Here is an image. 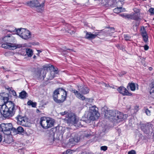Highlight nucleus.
Listing matches in <instances>:
<instances>
[{
    "instance_id": "f257e3e1",
    "label": "nucleus",
    "mask_w": 154,
    "mask_h": 154,
    "mask_svg": "<svg viewBox=\"0 0 154 154\" xmlns=\"http://www.w3.org/2000/svg\"><path fill=\"white\" fill-rule=\"evenodd\" d=\"M17 108H18L20 112V107L16 106L12 101H9L2 106L0 113L3 117L9 119L14 115Z\"/></svg>"
},
{
    "instance_id": "f03ea898",
    "label": "nucleus",
    "mask_w": 154,
    "mask_h": 154,
    "mask_svg": "<svg viewBox=\"0 0 154 154\" xmlns=\"http://www.w3.org/2000/svg\"><path fill=\"white\" fill-rule=\"evenodd\" d=\"M51 68L53 69V71L51 72L49 77L46 78L47 80L45 79L47 72V70L45 69H42L41 71L37 70L35 72L34 74L35 77L38 79H42L45 81L52 80L55 76L56 74H58V71H57L58 69L57 68H55L53 65L51 66Z\"/></svg>"
},
{
    "instance_id": "7ed1b4c3",
    "label": "nucleus",
    "mask_w": 154,
    "mask_h": 154,
    "mask_svg": "<svg viewBox=\"0 0 154 154\" xmlns=\"http://www.w3.org/2000/svg\"><path fill=\"white\" fill-rule=\"evenodd\" d=\"M67 95V92L64 89L59 88L54 92L53 96V100L57 103H62L65 100Z\"/></svg>"
},
{
    "instance_id": "20e7f679",
    "label": "nucleus",
    "mask_w": 154,
    "mask_h": 154,
    "mask_svg": "<svg viewBox=\"0 0 154 154\" xmlns=\"http://www.w3.org/2000/svg\"><path fill=\"white\" fill-rule=\"evenodd\" d=\"M45 2L40 3L38 0H32L26 2L27 6L35 7V10L38 12H41L44 9Z\"/></svg>"
},
{
    "instance_id": "39448f33",
    "label": "nucleus",
    "mask_w": 154,
    "mask_h": 154,
    "mask_svg": "<svg viewBox=\"0 0 154 154\" xmlns=\"http://www.w3.org/2000/svg\"><path fill=\"white\" fill-rule=\"evenodd\" d=\"M65 120L67 123L72 124L77 127H80L81 125V120H79L76 115L70 113L66 116Z\"/></svg>"
},
{
    "instance_id": "423d86ee",
    "label": "nucleus",
    "mask_w": 154,
    "mask_h": 154,
    "mask_svg": "<svg viewBox=\"0 0 154 154\" xmlns=\"http://www.w3.org/2000/svg\"><path fill=\"white\" fill-rule=\"evenodd\" d=\"M98 109L95 106H92L89 107V112L87 118L88 120L90 121H93L97 119L100 116L98 112Z\"/></svg>"
},
{
    "instance_id": "0eeeda50",
    "label": "nucleus",
    "mask_w": 154,
    "mask_h": 154,
    "mask_svg": "<svg viewBox=\"0 0 154 154\" xmlns=\"http://www.w3.org/2000/svg\"><path fill=\"white\" fill-rule=\"evenodd\" d=\"M54 121L51 119L48 120L45 117H42L40 119V124L43 128L47 129L53 127Z\"/></svg>"
},
{
    "instance_id": "6e6552de",
    "label": "nucleus",
    "mask_w": 154,
    "mask_h": 154,
    "mask_svg": "<svg viewBox=\"0 0 154 154\" xmlns=\"http://www.w3.org/2000/svg\"><path fill=\"white\" fill-rule=\"evenodd\" d=\"M16 32L18 35L24 39H28L31 37L30 32L25 29H18L16 30Z\"/></svg>"
},
{
    "instance_id": "1a4fd4ad",
    "label": "nucleus",
    "mask_w": 154,
    "mask_h": 154,
    "mask_svg": "<svg viewBox=\"0 0 154 154\" xmlns=\"http://www.w3.org/2000/svg\"><path fill=\"white\" fill-rule=\"evenodd\" d=\"M17 121L18 124L25 126L26 125L28 121V119L26 117L22 116L20 113L15 118Z\"/></svg>"
},
{
    "instance_id": "9d476101",
    "label": "nucleus",
    "mask_w": 154,
    "mask_h": 154,
    "mask_svg": "<svg viewBox=\"0 0 154 154\" xmlns=\"http://www.w3.org/2000/svg\"><path fill=\"white\" fill-rule=\"evenodd\" d=\"M15 40V38L12 35L5 36L2 39V43H3L2 46L3 45H10L14 43L11 42H14Z\"/></svg>"
},
{
    "instance_id": "9b49d317",
    "label": "nucleus",
    "mask_w": 154,
    "mask_h": 154,
    "mask_svg": "<svg viewBox=\"0 0 154 154\" xmlns=\"http://www.w3.org/2000/svg\"><path fill=\"white\" fill-rule=\"evenodd\" d=\"M126 115H124L122 113L118 111H115L114 120L120 122L123 121L126 117Z\"/></svg>"
},
{
    "instance_id": "f8f14e48",
    "label": "nucleus",
    "mask_w": 154,
    "mask_h": 154,
    "mask_svg": "<svg viewBox=\"0 0 154 154\" xmlns=\"http://www.w3.org/2000/svg\"><path fill=\"white\" fill-rule=\"evenodd\" d=\"M12 128L11 123H2L0 125V131L4 132L10 131Z\"/></svg>"
},
{
    "instance_id": "ddd939ff",
    "label": "nucleus",
    "mask_w": 154,
    "mask_h": 154,
    "mask_svg": "<svg viewBox=\"0 0 154 154\" xmlns=\"http://www.w3.org/2000/svg\"><path fill=\"white\" fill-rule=\"evenodd\" d=\"M22 47L21 44H11L10 45H3L2 46V47L5 48H8L10 50H14L17 48H20Z\"/></svg>"
},
{
    "instance_id": "4468645a",
    "label": "nucleus",
    "mask_w": 154,
    "mask_h": 154,
    "mask_svg": "<svg viewBox=\"0 0 154 154\" xmlns=\"http://www.w3.org/2000/svg\"><path fill=\"white\" fill-rule=\"evenodd\" d=\"M117 90L120 93L124 95L130 96L131 95V94L123 87H120L118 88Z\"/></svg>"
},
{
    "instance_id": "2eb2a0df",
    "label": "nucleus",
    "mask_w": 154,
    "mask_h": 154,
    "mask_svg": "<svg viewBox=\"0 0 154 154\" xmlns=\"http://www.w3.org/2000/svg\"><path fill=\"white\" fill-rule=\"evenodd\" d=\"M115 111L112 110H106L105 111V116L107 118H111L114 119Z\"/></svg>"
},
{
    "instance_id": "dca6fc26",
    "label": "nucleus",
    "mask_w": 154,
    "mask_h": 154,
    "mask_svg": "<svg viewBox=\"0 0 154 154\" xmlns=\"http://www.w3.org/2000/svg\"><path fill=\"white\" fill-rule=\"evenodd\" d=\"M140 124H137V125L138 126L140 125V127L141 130L146 133H147L149 131L150 128V126L149 125H147L146 124H141L140 123H139Z\"/></svg>"
},
{
    "instance_id": "f3484780",
    "label": "nucleus",
    "mask_w": 154,
    "mask_h": 154,
    "mask_svg": "<svg viewBox=\"0 0 154 154\" xmlns=\"http://www.w3.org/2000/svg\"><path fill=\"white\" fill-rule=\"evenodd\" d=\"M85 38L89 40L95 38L98 35L99 32H95L94 34H92L91 32H86Z\"/></svg>"
},
{
    "instance_id": "a211bd4d",
    "label": "nucleus",
    "mask_w": 154,
    "mask_h": 154,
    "mask_svg": "<svg viewBox=\"0 0 154 154\" xmlns=\"http://www.w3.org/2000/svg\"><path fill=\"white\" fill-rule=\"evenodd\" d=\"M78 90L83 94H87L89 92V90L88 88L85 86H79Z\"/></svg>"
},
{
    "instance_id": "6ab92c4d",
    "label": "nucleus",
    "mask_w": 154,
    "mask_h": 154,
    "mask_svg": "<svg viewBox=\"0 0 154 154\" xmlns=\"http://www.w3.org/2000/svg\"><path fill=\"white\" fill-rule=\"evenodd\" d=\"M72 91L73 93H74L75 95L79 99H81L82 100H85V97L82 95L81 94H80L78 91L75 89H73L72 90Z\"/></svg>"
},
{
    "instance_id": "aec40b11",
    "label": "nucleus",
    "mask_w": 154,
    "mask_h": 154,
    "mask_svg": "<svg viewBox=\"0 0 154 154\" xmlns=\"http://www.w3.org/2000/svg\"><path fill=\"white\" fill-rule=\"evenodd\" d=\"M79 140L78 138L75 137L71 138L69 139V141L68 143V144L71 146H74L76 143L79 142Z\"/></svg>"
},
{
    "instance_id": "412c9836",
    "label": "nucleus",
    "mask_w": 154,
    "mask_h": 154,
    "mask_svg": "<svg viewBox=\"0 0 154 154\" xmlns=\"http://www.w3.org/2000/svg\"><path fill=\"white\" fill-rule=\"evenodd\" d=\"M149 96L154 98V83H152L150 86Z\"/></svg>"
},
{
    "instance_id": "4be33fe9",
    "label": "nucleus",
    "mask_w": 154,
    "mask_h": 154,
    "mask_svg": "<svg viewBox=\"0 0 154 154\" xmlns=\"http://www.w3.org/2000/svg\"><path fill=\"white\" fill-rule=\"evenodd\" d=\"M27 97V94L25 91H23L20 93L19 97L22 99L26 98Z\"/></svg>"
},
{
    "instance_id": "5701e85b",
    "label": "nucleus",
    "mask_w": 154,
    "mask_h": 154,
    "mask_svg": "<svg viewBox=\"0 0 154 154\" xmlns=\"http://www.w3.org/2000/svg\"><path fill=\"white\" fill-rule=\"evenodd\" d=\"M127 88L129 89L130 88L132 91L135 90V83H129L127 85Z\"/></svg>"
},
{
    "instance_id": "b1692460",
    "label": "nucleus",
    "mask_w": 154,
    "mask_h": 154,
    "mask_svg": "<svg viewBox=\"0 0 154 154\" xmlns=\"http://www.w3.org/2000/svg\"><path fill=\"white\" fill-rule=\"evenodd\" d=\"M26 51L28 56L29 57H31L33 54L32 50L30 48H26Z\"/></svg>"
},
{
    "instance_id": "393cba45",
    "label": "nucleus",
    "mask_w": 154,
    "mask_h": 154,
    "mask_svg": "<svg viewBox=\"0 0 154 154\" xmlns=\"http://www.w3.org/2000/svg\"><path fill=\"white\" fill-rule=\"evenodd\" d=\"M122 7H117L116 8H115L113 10V12L116 13H119L120 12H121L122 11H123V10H125V8H123V10H122Z\"/></svg>"
},
{
    "instance_id": "a878e982",
    "label": "nucleus",
    "mask_w": 154,
    "mask_h": 154,
    "mask_svg": "<svg viewBox=\"0 0 154 154\" xmlns=\"http://www.w3.org/2000/svg\"><path fill=\"white\" fill-rule=\"evenodd\" d=\"M127 19L130 20H135V15L134 13L127 14Z\"/></svg>"
},
{
    "instance_id": "bb28decb",
    "label": "nucleus",
    "mask_w": 154,
    "mask_h": 154,
    "mask_svg": "<svg viewBox=\"0 0 154 154\" xmlns=\"http://www.w3.org/2000/svg\"><path fill=\"white\" fill-rule=\"evenodd\" d=\"M27 104L29 106H31L33 107H35L36 106V102H33L32 101L29 100L27 102Z\"/></svg>"
},
{
    "instance_id": "cd10ccee",
    "label": "nucleus",
    "mask_w": 154,
    "mask_h": 154,
    "mask_svg": "<svg viewBox=\"0 0 154 154\" xmlns=\"http://www.w3.org/2000/svg\"><path fill=\"white\" fill-rule=\"evenodd\" d=\"M140 32L141 35L147 34L146 29L144 26L141 27Z\"/></svg>"
},
{
    "instance_id": "c85d7f7f",
    "label": "nucleus",
    "mask_w": 154,
    "mask_h": 154,
    "mask_svg": "<svg viewBox=\"0 0 154 154\" xmlns=\"http://www.w3.org/2000/svg\"><path fill=\"white\" fill-rule=\"evenodd\" d=\"M10 134L12 135L13 134V135H15L17 134V129L15 128L12 127L11 129H10Z\"/></svg>"
},
{
    "instance_id": "c756f323",
    "label": "nucleus",
    "mask_w": 154,
    "mask_h": 154,
    "mask_svg": "<svg viewBox=\"0 0 154 154\" xmlns=\"http://www.w3.org/2000/svg\"><path fill=\"white\" fill-rule=\"evenodd\" d=\"M144 42L146 44L148 42V36L147 34L142 35Z\"/></svg>"
},
{
    "instance_id": "7c9ffc66",
    "label": "nucleus",
    "mask_w": 154,
    "mask_h": 154,
    "mask_svg": "<svg viewBox=\"0 0 154 154\" xmlns=\"http://www.w3.org/2000/svg\"><path fill=\"white\" fill-rule=\"evenodd\" d=\"M74 151L71 149H67L65 152H63L61 154H72L73 152Z\"/></svg>"
},
{
    "instance_id": "2f4dec72",
    "label": "nucleus",
    "mask_w": 154,
    "mask_h": 154,
    "mask_svg": "<svg viewBox=\"0 0 154 154\" xmlns=\"http://www.w3.org/2000/svg\"><path fill=\"white\" fill-rule=\"evenodd\" d=\"M17 134L21 133L24 131L23 128L21 126H19L17 128Z\"/></svg>"
},
{
    "instance_id": "473e14b6",
    "label": "nucleus",
    "mask_w": 154,
    "mask_h": 154,
    "mask_svg": "<svg viewBox=\"0 0 154 154\" xmlns=\"http://www.w3.org/2000/svg\"><path fill=\"white\" fill-rule=\"evenodd\" d=\"M135 21H136V23L135 24V26H138L140 23V19L139 17L136 18L135 17Z\"/></svg>"
},
{
    "instance_id": "72a5a7b5",
    "label": "nucleus",
    "mask_w": 154,
    "mask_h": 154,
    "mask_svg": "<svg viewBox=\"0 0 154 154\" xmlns=\"http://www.w3.org/2000/svg\"><path fill=\"white\" fill-rule=\"evenodd\" d=\"M124 38L126 41H129L131 39V37L127 34H125L124 36Z\"/></svg>"
},
{
    "instance_id": "f704fd0d",
    "label": "nucleus",
    "mask_w": 154,
    "mask_h": 154,
    "mask_svg": "<svg viewBox=\"0 0 154 154\" xmlns=\"http://www.w3.org/2000/svg\"><path fill=\"white\" fill-rule=\"evenodd\" d=\"M107 28L109 29L108 30L109 32L111 33H113L115 32V29L113 27H108Z\"/></svg>"
},
{
    "instance_id": "c9c22d12",
    "label": "nucleus",
    "mask_w": 154,
    "mask_h": 154,
    "mask_svg": "<svg viewBox=\"0 0 154 154\" xmlns=\"http://www.w3.org/2000/svg\"><path fill=\"white\" fill-rule=\"evenodd\" d=\"M149 11L151 13V15L154 14V8H151L149 9Z\"/></svg>"
},
{
    "instance_id": "e433bc0d",
    "label": "nucleus",
    "mask_w": 154,
    "mask_h": 154,
    "mask_svg": "<svg viewBox=\"0 0 154 154\" xmlns=\"http://www.w3.org/2000/svg\"><path fill=\"white\" fill-rule=\"evenodd\" d=\"M3 102H4L5 104H6L9 101H8V97H3Z\"/></svg>"
},
{
    "instance_id": "4c0bfd02",
    "label": "nucleus",
    "mask_w": 154,
    "mask_h": 154,
    "mask_svg": "<svg viewBox=\"0 0 154 154\" xmlns=\"http://www.w3.org/2000/svg\"><path fill=\"white\" fill-rule=\"evenodd\" d=\"M107 149V147L106 146H102L100 147V149L104 151H106Z\"/></svg>"
},
{
    "instance_id": "58836bf2",
    "label": "nucleus",
    "mask_w": 154,
    "mask_h": 154,
    "mask_svg": "<svg viewBox=\"0 0 154 154\" xmlns=\"http://www.w3.org/2000/svg\"><path fill=\"white\" fill-rule=\"evenodd\" d=\"M127 14H119V15L122 17L125 18V19H127Z\"/></svg>"
},
{
    "instance_id": "ea45409f",
    "label": "nucleus",
    "mask_w": 154,
    "mask_h": 154,
    "mask_svg": "<svg viewBox=\"0 0 154 154\" xmlns=\"http://www.w3.org/2000/svg\"><path fill=\"white\" fill-rule=\"evenodd\" d=\"M145 112L146 115L148 116H149L150 115V112L148 109H146L145 110Z\"/></svg>"
},
{
    "instance_id": "a19ab883",
    "label": "nucleus",
    "mask_w": 154,
    "mask_h": 154,
    "mask_svg": "<svg viewBox=\"0 0 154 154\" xmlns=\"http://www.w3.org/2000/svg\"><path fill=\"white\" fill-rule=\"evenodd\" d=\"M62 50H63V51L64 52H66V51H67V50H69V51H70V50L72 51V49H69V48H66L65 47H64V48H63V49H62Z\"/></svg>"
},
{
    "instance_id": "79ce46f5",
    "label": "nucleus",
    "mask_w": 154,
    "mask_h": 154,
    "mask_svg": "<svg viewBox=\"0 0 154 154\" xmlns=\"http://www.w3.org/2000/svg\"><path fill=\"white\" fill-rule=\"evenodd\" d=\"M128 154H135V150H132L128 152Z\"/></svg>"
},
{
    "instance_id": "37998d69",
    "label": "nucleus",
    "mask_w": 154,
    "mask_h": 154,
    "mask_svg": "<svg viewBox=\"0 0 154 154\" xmlns=\"http://www.w3.org/2000/svg\"><path fill=\"white\" fill-rule=\"evenodd\" d=\"M116 47L118 49H120L121 50H123L122 47L119 45H116Z\"/></svg>"
},
{
    "instance_id": "c03bdc74",
    "label": "nucleus",
    "mask_w": 154,
    "mask_h": 154,
    "mask_svg": "<svg viewBox=\"0 0 154 154\" xmlns=\"http://www.w3.org/2000/svg\"><path fill=\"white\" fill-rule=\"evenodd\" d=\"M144 50L146 51L149 48V47L147 45H144Z\"/></svg>"
},
{
    "instance_id": "a18cd8bd",
    "label": "nucleus",
    "mask_w": 154,
    "mask_h": 154,
    "mask_svg": "<svg viewBox=\"0 0 154 154\" xmlns=\"http://www.w3.org/2000/svg\"><path fill=\"white\" fill-rule=\"evenodd\" d=\"M12 94H13V95L14 96H17V95L16 94V93L15 92V91L14 90H13L12 91Z\"/></svg>"
},
{
    "instance_id": "49530a36",
    "label": "nucleus",
    "mask_w": 154,
    "mask_h": 154,
    "mask_svg": "<svg viewBox=\"0 0 154 154\" xmlns=\"http://www.w3.org/2000/svg\"><path fill=\"white\" fill-rule=\"evenodd\" d=\"M67 112L66 111H64V112H62L60 113V114L62 116H63L66 114Z\"/></svg>"
},
{
    "instance_id": "de8ad7c7",
    "label": "nucleus",
    "mask_w": 154,
    "mask_h": 154,
    "mask_svg": "<svg viewBox=\"0 0 154 154\" xmlns=\"http://www.w3.org/2000/svg\"><path fill=\"white\" fill-rule=\"evenodd\" d=\"M140 12V10L138 9H135V14L136 13L137 14V15H138V14H140L139 12Z\"/></svg>"
},
{
    "instance_id": "09e8293b",
    "label": "nucleus",
    "mask_w": 154,
    "mask_h": 154,
    "mask_svg": "<svg viewBox=\"0 0 154 154\" xmlns=\"http://www.w3.org/2000/svg\"><path fill=\"white\" fill-rule=\"evenodd\" d=\"M2 135L0 134V142L2 140Z\"/></svg>"
},
{
    "instance_id": "8fccbe9b",
    "label": "nucleus",
    "mask_w": 154,
    "mask_h": 154,
    "mask_svg": "<svg viewBox=\"0 0 154 154\" xmlns=\"http://www.w3.org/2000/svg\"><path fill=\"white\" fill-rule=\"evenodd\" d=\"M136 85H135V90L136 89H137V90H138V85L137 84H136Z\"/></svg>"
},
{
    "instance_id": "3c124183",
    "label": "nucleus",
    "mask_w": 154,
    "mask_h": 154,
    "mask_svg": "<svg viewBox=\"0 0 154 154\" xmlns=\"http://www.w3.org/2000/svg\"><path fill=\"white\" fill-rule=\"evenodd\" d=\"M37 51H38V52L39 53H40L42 51V50H37Z\"/></svg>"
},
{
    "instance_id": "603ef678",
    "label": "nucleus",
    "mask_w": 154,
    "mask_h": 154,
    "mask_svg": "<svg viewBox=\"0 0 154 154\" xmlns=\"http://www.w3.org/2000/svg\"><path fill=\"white\" fill-rule=\"evenodd\" d=\"M119 2H118V3H121V4H122V1H123L124 0H119Z\"/></svg>"
},
{
    "instance_id": "864d4df0",
    "label": "nucleus",
    "mask_w": 154,
    "mask_h": 154,
    "mask_svg": "<svg viewBox=\"0 0 154 154\" xmlns=\"http://www.w3.org/2000/svg\"><path fill=\"white\" fill-rule=\"evenodd\" d=\"M149 70H152V68L151 67H150L149 68Z\"/></svg>"
},
{
    "instance_id": "5fc2aeb1",
    "label": "nucleus",
    "mask_w": 154,
    "mask_h": 154,
    "mask_svg": "<svg viewBox=\"0 0 154 154\" xmlns=\"http://www.w3.org/2000/svg\"><path fill=\"white\" fill-rule=\"evenodd\" d=\"M36 56L35 55H34L33 56V58H35V57Z\"/></svg>"
},
{
    "instance_id": "6e6d98bb",
    "label": "nucleus",
    "mask_w": 154,
    "mask_h": 154,
    "mask_svg": "<svg viewBox=\"0 0 154 154\" xmlns=\"http://www.w3.org/2000/svg\"><path fill=\"white\" fill-rule=\"evenodd\" d=\"M39 54H40V53H38H38L37 54L38 55H39Z\"/></svg>"
},
{
    "instance_id": "4d7b16f0",
    "label": "nucleus",
    "mask_w": 154,
    "mask_h": 154,
    "mask_svg": "<svg viewBox=\"0 0 154 154\" xmlns=\"http://www.w3.org/2000/svg\"><path fill=\"white\" fill-rule=\"evenodd\" d=\"M9 31L10 32H13V31Z\"/></svg>"
},
{
    "instance_id": "13d9d810",
    "label": "nucleus",
    "mask_w": 154,
    "mask_h": 154,
    "mask_svg": "<svg viewBox=\"0 0 154 154\" xmlns=\"http://www.w3.org/2000/svg\"><path fill=\"white\" fill-rule=\"evenodd\" d=\"M153 20H154V17L153 18Z\"/></svg>"
}]
</instances>
